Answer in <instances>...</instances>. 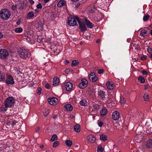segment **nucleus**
Wrapping results in <instances>:
<instances>
[{
  "mask_svg": "<svg viewBox=\"0 0 152 152\" xmlns=\"http://www.w3.org/2000/svg\"><path fill=\"white\" fill-rule=\"evenodd\" d=\"M18 54L21 58L24 59L28 58L31 55V53L28 49L21 48L18 50Z\"/></svg>",
  "mask_w": 152,
  "mask_h": 152,
  "instance_id": "f257e3e1",
  "label": "nucleus"
},
{
  "mask_svg": "<svg viewBox=\"0 0 152 152\" xmlns=\"http://www.w3.org/2000/svg\"><path fill=\"white\" fill-rule=\"evenodd\" d=\"M10 15V11L7 9H2L0 11V17L3 20H7Z\"/></svg>",
  "mask_w": 152,
  "mask_h": 152,
  "instance_id": "f03ea898",
  "label": "nucleus"
},
{
  "mask_svg": "<svg viewBox=\"0 0 152 152\" xmlns=\"http://www.w3.org/2000/svg\"><path fill=\"white\" fill-rule=\"evenodd\" d=\"M76 20L77 21L79 25V28L82 31H85L87 30L86 24L82 20L80 19L78 17H75Z\"/></svg>",
  "mask_w": 152,
  "mask_h": 152,
  "instance_id": "7ed1b4c3",
  "label": "nucleus"
},
{
  "mask_svg": "<svg viewBox=\"0 0 152 152\" xmlns=\"http://www.w3.org/2000/svg\"><path fill=\"white\" fill-rule=\"evenodd\" d=\"M15 102V99L12 97H9L4 102V104H5L9 107L13 106Z\"/></svg>",
  "mask_w": 152,
  "mask_h": 152,
  "instance_id": "20e7f679",
  "label": "nucleus"
},
{
  "mask_svg": "<svg viewBox=\"0 0 152 152\" xmlns=\"http://www.w3.org/2000/svg\"><path fill=\"white\" fill-rule=\"evenodd\" d=\"M115 126L116 129L122 130L123 131H124L128 128V126L126 124H124V122H122L121 121L118 123H116Z\"/></svg>",
  "mask_w": 152,
  "mask_h": 152,
  "instance_id": "39448f33",
  "label": "nucleus"
},
{
  "mask_svg": "<svg viewBox=\"0 0 152 152\" xmlns=\"http://www.w3.org/2000/svg\"><path fill=\"white\" fill-rule=\"evenodd\" d=\"M8 55V52L6 49H0V58L2 59H6Z\"/></svg>",
  "mask_w": 152,
  "mask_h": 152,
  "instance_id": "423d86ee",
  "label": "nucleus"
},
{
  "mask_svg": "<svg viewBox=\"0 0 152 152\" xmlns=\"http://www.w3.org/2000/svg\"><path fill=\"white\" fill-rule=\"evenodd\" d=\"M67 24L70 26H75L77 24L76 20L72 17H69L68 18Z\"/></svg>",
  "mask_w": 152,
  "mask_h": 152,
  "instance_id": "0eeeda50",
  "label": "nucleus"
},
{
  "mask_svg": "<svg viewBox=\"0 0 152 152\" xmlns=\"http://www.w3.org/2000/svg\"><path fill=\"white\" fill-rule=\"evenodd\" d=\"M88 84V81L85 79H83L81 80V82L79 85L80 88L84 89L86 88Z\"/></svg>",
  "mask_w": 152,
  "mask_h": 152,
  "instance_id": "6e6552de",
  "label": "nucleus"
},
{
  "mask_svg": "<svg viewBox=\"0 0 152 152\" xmlns=\"http://www.w3.org/2000/svg\"><path fill=\"white\" fill-rule=\"evenodd\" d=\"M48 101L49 103L52 105L56 104L58 102V99L56 97H53L48 99Z\"/></svg>",
  "mask_w": 152,
  "mask_h": 152,
  "instance_id": "1a4fd4ad",
  "label": "nucleus"
},
{
  "mask_svg": "<svg viewBox=\"0 0 152 152\" xmlns=\"http://www.w3.org/2000/svg\"><path fill=\"white\" fill-rule=\"evenodd\" d=\"M6 83L7 84H13L14 83L13 77L11 75H9L6 80Z\"/></svg>",
  "mask_w": 152,
  "mask_h": 152,
  "instance_id": "9d476101",
  "label": "nucleus"
},
{
  "mask_svg": "<svg viewBox=\"0 0 152 152\" xmlns=\"http://www.w3.org/2000/svg\"><path fill=\"white\" fill-rule=\"evenodd\" d=\"M64 86L67 91H70L73 88V85L69 82H67L64 83Z\"/></svg>",
  "mask_w": 152,
  "mask_h": 152,
  "instance_id": "9b49d317",
  "label": "nucleus"
},
{
  "mask_svg": "<svg viewBox=\"0 0 152 152\" xmlns=\"http://www.w3.org/2000/svg\"><path fill=\"white\" fill-rule=\"evenodd\" d=\"M119 113L118 111H115L112 114V117L114 120H118L119 117Z\"/></svg>",
  "mask_w": 152,
  "mask_h": 152,
  "instance_id": "f8f14e48",
  "label": "nucleus"
},
{
  "mask_svg": "<svg viewBox=\"0 0 152 152\" xmlns=\"http://www.w3.org/2000/svg\"><path fill=\"white\" fill-rule=\"evenodd\" d=\"M146 147L147 148H152V140L150 139L148 140L145 144Z\"/></svg>",
  "mask_w": 152,
  "mask_h": 152,
  "instance_id": "ddd939ff",
  "label": "nucleus"
},
{
  "mask_svg": "<svg viewBox=\"0 0 152 152\" xmlns=\"http://www.w3.org/2000/svg\"><path fill=\"white\" fill-rule=\"evenodd\" d=\"M106 85L108 89L110 90H112L114 88V84L110 81L107 82Z\"/></svg>",
  "mask_w": 152,
  "mask_h": 152,
  "instance_id": "4468645a",
  "label": "nucleus"
},
{
  "mask_svg": "<svg viewBox=\"0 0 152 152\" xmlns=\"http://www.w3.org/2000/svg\"><path fill=\"white\" fill-rule=\"evenodd\" d=\"M88 141L91 143H94L96 141V137L92 136H89L87 137Z\"/></svg>",
  "mask_w": 152,
  "mask_h": 152,
  "instance_id": "2eb2a0df",
  "label": "nucleus"
},
{
  "mask_svg": "<svg viewBox=\"0 0 152 152\" xmlns=\"http://www.w3.org/2000/svg\"><path fill=\"white\" fill-rule=\"evenodd\" d=\"M53 85L54 86H57L59 84V80L58 77H56L53 78Z\"/></svg>",
  "mask_w": 152,
  "mask_h": 152,
  "instance_id": "dca6fc26",
  "label": "nucleus"
},
{
  "mask_svg": "<svg viewBox=\"0 0 152 152\" xmlns=\"http://www.w3.org/2000/svg\"><path fill=\"white\" fill-rule=\"evenodd\" d=\"M9 107L5 104L1 105L0 107V111L2 112H4L6 111Z\"/></svg>",
  "mask_w": 152,
  "mask_h": 152,
  "instance_id": "f3484780",
  "label": "nucleus"
},
{
  "mask_svg": "<svg viewBox=\"0 0 152 152\" xmlns=\"http://www.w3.org/2000/svg\"><path fill=\"white\" fill-rule=\"evenodd\" d=\"M85 23L87 27L90 28H92L94 26V25L89 20H86Z\"/></svg>",
  "mask_w": 152,
  "mask_h": 152,
  "instance_id": "a211bd4d",
  "label": "nucleus"
},
{
  "mask_svg": "<svg viewBox=\"0 0 152 152\" xmlns=\"http://www.w3.org/2000/svg\"><path fill=\"white\" fill-rule=\"evenodd\" d=\"M98 95L99 96H100L102 99L105 98V92H104L100 90V91H98Z\"/></svg>",
  "mask_w": 152,
  "mask_h": 152,
  "instance_id": "6ab92c4d",
  "label": "nucleus"
},
{
  "mask_svg": "<svg viewBox=\"0 0 152 152\" xmlns=\"http://www.w3.org/2000/svg\"><path fill=\"white\" fill-rule=\"evenodd\" d=\"M64 107L66 110L67 111H71L72 110L73 107L70 104H66Z\"/></svg>",
  "mask_w": 152,
  "mask_h": 152,
  "instance_id": "aec40b11",
  "label": "nucleus"
},
{
  "mask_svg": "<svg viewBox=\"0 0 152 152\" xmlns=\"http://www.w3.org/2000/svg\"><path fill=\"white\" fill-rule=\"evenodd\" d=\"M34 16V14L33 12H29L27 14L26 18L28 19H30L33 17Z\"/></svg>",
  "mask_w": 152,
  "mask_h": 152,
  "instance_id": "412c9836",
  "label": "nucleus"
},
{
  "mask_svg": "<svg viewBox=\"0 0 152 152\" xmlns=\"http://www.w3.org/2000/svg\"><path fill=\"white\" fill-rule=\"evenodd\" d=\"M65 3L66 2L64 0H61L57 4V6L59 7H61L64 5Z\"/></svg>",
  "mask_w": 152,
  "mask_h": 152,
  "instance_id": "4be33fe9",
  "label": "nucleus"
},
{
  "mask_svg": "<svg viewBox=\"0 0 152 152\" xmlns=\"http://www.w3.org/2000/svg\"><path fill=\"white\" fill-rule=\"evenodd\" d=\"M107 110L105 108L102 109L100 112V115L101 116L106 115L107 113Z\"/></svg>",
  "mask_w": 152,
  "mask_h": 152,
  "instance_id": "5701e85b",
  "label": "nucleus"
},
{
  "mask_svg": "<svg viewBox=\"0 0 152 152\" xmlns=\"http://www.w3.org/2000/svg\"><path fill=\"white\" fill-rule=\"evenodd\" d=\"M74 129L75 132H80V125L77 124L75 125L74 127Z\"/></svg>",
  "mask_w": 152,
  "mask_h": 152,
  "instance_id": "b1692460",
  "label": "nucleus"
},
{
  "mask_svg": "<svg viewBox=\"0 0 152 152\" xmlns=\"http://www.w3.org/2000/svg\"><path fill=\"white\" fill-rule=\"evenodd\" d=\"M148 34V31L145 30L143 29L141 31L140 35H141L145 37V36H146Z\"/></svg>",
  "mask_w": 152,
  "mask_h": 152,
  "instance_id": "393cba45",
  "label": "nucleus"
},
{
  "mask_svg": "<svg viewBox=\"0 0 152 152\" xmlns=\"http://www.w3.org/2000/svg\"><path fill=\"white\" fill-rule=\"evenodd\" d=\"M79 64V62L77 61L74 60H73L72 61V63L71 66L72 67H74L77 66Z\"/></svg>",
  "mask_w": 152,
  "mask_h": 152,
  "instance_id": "a878e982",
  "label": "nucleus"
},
{
  "mask_svg": "<svg viewBox=\"0 0 152 152\" xmlns=\"http://www.w3.org/2000/svg\"><path fill=\"white\" fill-rule=\"evenodd\" d=\"M80 104L83 106H86L87 105L86 101L84 99H82L80 102Z\"/></svg>",
  "mask_w": 152,
  "mask_h": 152,
  "instance_id": "bb28decb",
  "label": "nucleus"
},
{
  "mask_svg": "<svg viewBox=\"0 0 152 152\" xmlns=\"http://www.w3.org/2000/svg\"><path fill=\"white\" fill-rule=\"evenodd\" d=\"M89 78L91 81L93 82H96L98 79L97 77L96 76H94L93 77H89Z\"/></svg>",
  "mask_w": 152,
  "mask_h": 152,
  "instance_id": "cd10ccee",
  "label": "nucleus"
},
{
  "mask_svg": "<svg viewBox=\"0 0 152 152\" xmlns=\"http://www.w3.org/2000/svg\"><path fill=\"white\" fill-rule=\"evenodd\" d=\"M65 144L68 147H71L72 144V140H66L65 141Z\"/></svg>",
  "mask_w": 152,
  "mask_h": 152,
  "instance_id": "c85d7f7f",
  "label": "nucleus"
},
{
  "mask_svg": "<svg viewBox=\"0 0 152 152\" xmlns=\"http://www.w3.org/2000/svg\"><path fill=\"white\" fill-rule=\"evenodd\" d=\"M58 139V137L56 135L54 134L53 135L50 141L51 142H53V141L56 140Z\"/></svg>",
  "mask_w": 152,
  "mask_h": 152,
  "instance_id": "c756f323",
  "label": "nucleus"
},
{
  "mask_svg": "<svg viewBox=\"0 0 152 152\" xmlns=\"http://www.w3.org/2000/svg\"><path fill=\"white\" fill-rule=\"evenodd\" d=\"M107 137L106 135H105L104 134H102L101 135L100 137V138L102 140H103L104 141H106L107 140Z\"/></svg>",
  "mask_w": 152,
  "mask_h": 152,
  "instance_id": "7c9ffc66",
  "label": "nucleus"
},
{
  "mask_svg": "<svg viewBox=\"0 0 152 152\" xmlns=\"http://www.w3.org/2000/svg\"><path fill=\"white\" fill-rule=\"evenodd\" d=\"M5 78L4 75L0 72V81H3L5 80Z\"/></svg>",
  "mask_w": 152,
  "mask_h": 152,
  "instance_id": "2f4dec72",
  "label": "nucleus"
},
{
  "mask_svg": "<svg viewBox=\"0 0 152 152\" xmlns=\"http://www.w3.org/2000/svg\"><path fill=\"white\" fill-rule=\"evenodd\" d=\"M137 79L140 81V82L141 83H143L145 82L144 78L142 77H139Z\"/></svg>",
  "mask_w": 152,
  "mask_h": 152,
  "instance_id": "473e14b6",
  "label": "nucleus"
},
{
  "mask_svg": "<svg viewBox=\"0 0 152 152\" xmlns=\"http://www.w3.org/2000/svg\"><path fill=\"white\" fill-rule=\"evenodd\" d=\"M50 112V110L48 109H45L44 112V115L45 116H47Z\"/></svg>",
  "mask_w": 152,
  "mask_h": 152,
  "instance_id": "72a5a7b5",
  "label": "nucleus"
},
{
  "mask_svg": "<svg viewBox=\"0 0 152 152\" xmlns=\"http://www.w3.org/2000/svg\"><path fill=\"white\" fill-rule=\"evenodd\" d=\"M43 24L41 22L39 23L38 24V28L40 30L43 28Z\"/></svg>",
  "mask_w": 152,
  "mask_h": 152,
  "instance_id": "f704fd0d",
  "label": "nucleus"
},
{
  "mask_svg": "<svg viewBox=\"0 0 152 152\" xmlns=\"http://www.w3.org/2000/svg\"><path fill=\"white\" fill-rule=\"evenodd\" d=\"M23 29L20 27L16 28L15 30V31L17 33L21 32L23 31Z\"/></svg>",
  "mask_w": 152,
  "mask_h": 152,
  "instance_id": "c9c22d12",
  "label": "nucleus"
},
{
  "mask_svg": "<svg viewBox=\"0 0 152 152\" xmlns=\"http://www.w3.org/2000/svg\"><path fill=\"white\" fill-rule=\"evenodd\" d=\"M125 99L123 97H121V99L120 102L121 104H124L125 103Z\"/></svg>",
  "mask_w": 152,
  "mask_h": 152,
  "instance_id": "e433bc0d",
  "label": "nucleus"
},
{
  "mask_svg": "<svg viewBox=\"0 0 152 152\" xmlns=\"http://www.w3.org/2000/svg\"><path fill=\"white\" fill-rule=\"evenodd\" d=\"M59 144V142L57 141H55L53 144V147L54 148L58 146Z\"/></svg>",
  "mask_w": 152,
  "mask_h": 152,
  "instance_id": "4c0bfd02",
  "label": "nucleus"
},
{
  "mask_svg": "<svg viewBox=\"0 0 152 152\" xmlns=\"http://www.w3.org/2000/svg\"><path fill=\"white\" fill-rule=\"evenodd\" d=\"M143 98L144 100L145 101H147L148 100L149 97L148 96L147 94H145L143 96Z\"/></svg>",
  "mask_w": 152,
  "mask_h": 152,
  "instance_id": "58836bf2",
  "label": "nucleus"
},
{
  "mask_svg": "<svg viewBox=\"0 0 152 152\" xmlns=\"http://www.w3.org/2000/svg\"><path fill=\"white\" fill-rule=\"evenodd\" d=\"M150 17V16L148 15H145L144 16L143 18V20L144 21H146L148 19V18Z\"/></svg>",
  "mask_w": 152,
  "mask_h": 152,
  "instance_id": "ea45409f",
  "label": "nucleus"
},
{
  "mask_svg": "<svg viewBox=\"0 0 152 152\" xmlns=\"http://www.w3.org/2000/svg\"><path fill=\"white\" fill-rule=\"evenodd\" d=\"M42 90V89L41 88H38L37 90V93L39 95L40 94H41Z\"/></svg>",
  "mask_w": 152,
  "mask_h": 152,
  "instance_id": "a19ab883",
  "label": "nucleus"
},
{
  "mask_svg": "<svg viewBox=\"0 0 152 152\" xmlns=\"http://www.w3.org/2000/svg\"><path fill=\"white\" fill-rule=\"evenodd\" d=\"M95 73L94 72H91V73L90 74L88 75V78L90 77H93L94 76H95Z\"/></svg>",
  "mask_w": 152,
  "mask_h": 152,
  "instance_id": "79ce46f5",
  "label": "nucleus"
},
{
  "mask_svg": "<svg viewBox=\"0 0 152 152\" xmlns=\"http://www.w3.org/2000/svg\"><path fill=\"white\" fill-rule=\"evenodd\" d=\"M103 148L102 147H101L98 148L97 151L98 152H102V151H103Z\"/></svg>",
  "mask_w": 152,
  "mask_h": 152,
  "instance_id": "37998d69",
  "label": "nucleus"
},
{
  "mask_svg": "<svg viewBox=\"0 0 152 152\" xmlns=\"http://www.w3.org/2000/svg\"><path fill=\"white\" fill-rule=\"evenodd\" d=\"M11 8L12 10L14 11L17 9V7L16 5H12Z\"/></svg>",
  "mask_w": 152,
  "mask_h": 152,
  "instance_id": "c03bdc74",
  "label": "nucleus"
},
{
  "mask_svg": "<svg viewBox=\"0 0 152 152\" xmlns=\"http://www.w3.org/2000/svg\"><path fill=\"white\" fill-rule=\"evenodd\" d=\"M45 88L47 89H49L50 88V86L49 84L48 83H46L45 84Z\"/></svg>",
  "mask_w": 152,
  "mask_h": 152,
  "instance_id": "a18cd8bd",
  "label": "nucleus"
},
{
  "mask_svg": "<svg viewBox=\"0 0 152 152\" xmlns=\"http://www.w3.org/2000/svg\"><path fill=\"white\" fill-rule=\"evenodd\" d=\"M37 9H42V6L40 3H39L37 5Z\"/></svg>",
  "mask_w": 152,
  "mask_h": 152,
  "instance_id": "49530a36",
  "label": "nucleus"
},
{
  "mask_svg": "<svg viewBox=\"0 0 152 152\" xmlns=\"http://www.w3.org/2000/svg\"><path fill=\"white\" fill-rule=\"evenodd\" d=\"M104 69H99L98 71V73L99 74H101L103 73V72H104Z\"/></svg>",
  "mask_w": 152,
  "mask_h": 152,
  "instance_id": "de8ad7c7",
  "label": "nucleus"
},
{
  "mask_svg": "<svg viewBox=\"0 0 152 152\" xmlns=\"http://www.w3.org/2000/svg\"><path fill=\"white\" fill-rule=\"evenodd\" d=\"M147 56H142L141 57V59L142 60H144L146 59L147 58Z\"/></svg>",
  "mask_w": 152,
  "mask_h": 152,
  "instance_id": "09e8293b",
  "label": "nucleus"
},
{
  "mask_svg": "<svg viewBox=\"0 0 152 152\" xmlns=\"http://www.w3.org/2000/svg\"><path fill=\"white\" fill-rule=\"evenodd\" d=\"M147 51L148 53L150 54L152 53V49L151 48L149 47L147 49Z\"/></svg>",
  "mask_w": 152,
  "mask_h": 152,
  "instance_id": "8fccbe9b",
  "label": "nucleus"
},
{
  "mask_svg": "<svg viewBox=\"0 0 152 152\" xmlns=\"http://www.w3.org/2000/svg\"><path fill=\"white\" fill-rule=\"evenodd\" d=\"M103 124V122L102 121H99L98 123V126L100 127H101L102 125Z\"/></svg>",
  "mask_w": 152,
  "mask_h": 152,
  "instance_id": "3c124183",
  "label": "nucleus"
},
{
  "mask_svg": "<svg viewBox=\"0 0 152 152\" xmlns=\"http://www.w3.org/2000/svg\"><path fill=\"white\" fill-rule=\"evenodd\" d=\"M142 74L144 75H146L147 74V72L145 70H143L142 71Z\"/></svg>",
  "mask_w": 152,
  "mask_h": 152,
  "instance_id": "603ef678",
  "label": "nucleus"
},
{
  "mask_svg": "<svg viewBox=\"0 0 152 152\" xmlns=\"http://www.w3.org/2000/svg\"><path fill=\"white\" fill-rule=\"evenodd\" d=\"M28 1L31 5L34 4V1L33 0H28Z\"/></svg>",
  "mask_w": 152,
  "mask_h": 152,
  "instance_id": "864d4df0",
  "label": "nucleus"
},
{
  "mask_svg": "<svg viewBox=\"0 0 152 152\" xmlns=\"http://www.w3.org/2000/svg\"><path fill=\"white\" fill-rule=\"evenodd\" d=\"M17 122H15V121H12V123L11 124L12 126H14L16 124V123H17Z\"/></svg>",
  "mask_w": 152,
  "mask_h": 152,
  "instance_id": "5fc2aeb1",
  "label": "nucleus"
},
{
  "mask_svg": "<svg viewBox=\"0 0 152 152\" xmlns=\"http://www.w3.org/2000/svg\"><path fill=\"white\" fill-rule=\"evenodd\" d=\"M69 63V61H68L67 60H66L64 61V63L65 64H68Z\"/></svg>",
  "mask_w": 152,
  "mask_h": 152,
  "instance_id": "6e6d98bb",
  "label": "nucleus"
},
{
  "mask_svg": "<svg viewBox=\"0 0 152 152\" xmlns=\"http://www.w3.org/2000/svg\"><path fill=\"white\" fill-rule=\"evenodd\" d=\"M148 85L147 84L144 87V90H146V89H147L148 88Z\"/></svg>",
  "mask_w": 152,
  "mask_h": 152,
  "instance_id": "4d7b16f0",
  "label": "nucleus"
},
{
  "mask_svg": "<svg viewBox=\"0 0 152 152\" xmlns=\"http://www.w3.org/2000/svg\"><path fill=\"white\" fill-rule=\"evenodd\" d=\"M70 72V69H66L65 70V72L66 73H68L69 72Z\"/></svg>",
  "mask_w": 152,
  "mask_h": 152,
  "instance_id": "13d9d810",
  "label": "nucleus"
},
{
  "mask_svg": "<svg viewBox=\"0 0 152 152\" xmlns=\"http://www.w3.org/2000/svg\"><path fill=\"white\" fill-rule=\"evenodd\" d=\"M140 135H137V137H138V136H140ZM137 138H138V137H137V136H136L135 137V141H136L137 142H140V140H139V141H138V140H137V141H136V140H137Z\"/></svg>",
  "mask_w": 152,
  "mask_h": 152,
  "instance_id": "bf43d9fd",
  "label": "nucleus"
},
{
  "mask_svg": "<svg viewBox=\"0 0 152 152\" xmlns=\"http://www.w3.org/2000/svg\"><path fill=\"white\" fill-rule=\"evenodd\" d=\"M148 57L150 58H152V53L149 54Z\"/></svg>",
  "mask_w": 152,
  "mask_h": 152,
  "instance_id": "052dcab7",
  "label": "nucleus"
},
{
  "mask_svg": "<svg viewBox=\"0 0 152 152\" xmlns=\"http://www.w3.org/2000/svg\"><path fill=\"white\" fill-rule=\"evenodd\" d=\"M20 20H18L16 23V24L17 25H19L20 24Z\"/></svg>",
  "mask_w": 152,
  "mask_h": 152,
  "instance_id": "680f3d73",
  "label": "nucleus"
},
{
  "mask_svg": "<svg viewBox=\"0 0 152 152\" xmlns=\"http://www.w3.org/2000/svg\"><path fill=\"white\" fill-rule=\"evenodd\" d=\"M98 68L97 67H95V68H94L93 69V71H96L97 70H98Z\"/></svg>",
  "mask_w": 152,
  "mask_h": 152,
  "instance_id": "e2e57ef3",
  "label": "nucleus"
},
{
  "mask_svg": "<svg viewBox=\"0 0 152 152\" xmlns=\"http://www.w3.org/2000/svg\"><path fill=\"white\" fill-rule=\"evenodd\" d=\"M39 130V127H37L35 129L36 132H37Z\"/></svg>",
  "mask_w": 152,
  "mask_h": 152,
  "instance_id": "0e129e2a",
  "label": "nucleus"
},
{
  "mask_svg": "<svg viewBox=\"0 0 152 152\" xmlns=\"http://www.w3.org/2000/svg\"><path fill=\"white\" fill-rule=\"evenodd\" d=\"M3 36V34L1 32H0V38H1Z\"/></svg>",
  "mask_w": 152,
  "mask_h": 152,
  "instance_id": "69168bd1",
  "label": "nucleus"
},
{
  "mask_svg": "<svg viewBox=\"0 0 152 152\" xmlns=\"http://www.w3.org/2000/svg\"><path fill=\"white\" fill-rule=\"evenodd\" d=\"M80 5V4L79 3H77L76 5V7H78Z\"/></svg>",
  "mask_w": 152,
  "mask_h": 152,
  "instance_id": "338daca9",
  "label": "nucleus"
},
{
  "mask_svg": "<svg viewBox=\"0 0 152 152\" xmlns=\"http://www.w3.org/2000/svg\"><path fill=\"white\" fill-rule=\"evenodd\" d=\"M100 39H97V40L96 41V42L97 43H99L100 42Z\"/></svg>",
  "mask_w": 152,
  "mask_h": 152,
  "instance_id": "774afa93",
  "label": "nucleus"
}]
</instances>
